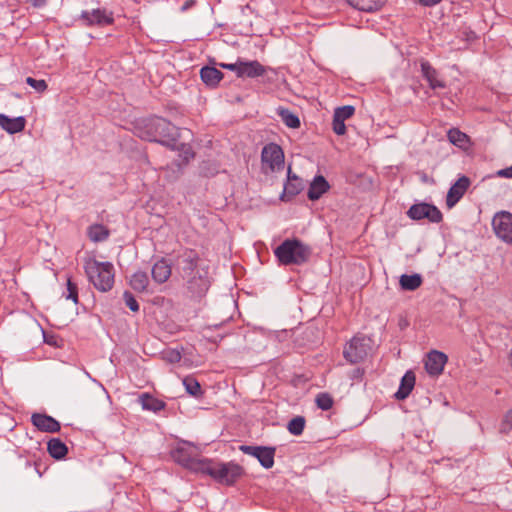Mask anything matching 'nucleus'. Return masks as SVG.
I'll return each instance as SVG.
<instances>
[{
    "label": "nucleus",
    "mask_w": 512,
    "mask_h": 512,
    "mask_svg": "<svg viewBox=\"0 0 512 512\" xmlns=\"http://www.w3.org/2000/svg\"><path fill=\"white\" fill-rule=\"evenodd\" d=\"M422 284V277L419 274L407 275L403 274L400 277V286L403 290L414 291Z\"/></svg>",
    "instance_id": "nucleus-29"
},
{
    "label": "nucleus",
    "mask_w": 512,
    "mask_h": 512,
    "mask_svg": "<svg viewBox=\"0 0 512 512\" xmlns=\"http://www.w3.org/2000/svg\"><path fill=\"white\" fill-rule=\"evenodd\" d=\"M354 112H355V108L353 106L345 105V106L336 108L333 116H335L336 118H338L340 120L345 121V120L349 119L350 117H352Z\"/></svg>",
    "instance_id": "nucleus-35"
},
{
    "label": "nucleus",
    "mask_w": 512,
    "mask_h": 512,
    "mask_svg": "<svg viewBox=\"0 0 512 512\" xmlns=\"http://www.w3.org/2000/svg\"><path fill=\"white\" fill-rule=\"evenodd\" d=\"M305 423L306 421L303 416H296L289 421L287 429L292 435L299 436L303 433Z\"/></svg>",
    "instance_id": "nucleus-31"
},
{
    "label": "nucleus",
    "mask_w": 512,
    "mask_h": 512,
    "mask_svg": "<svg viewBox=\"0 0 512 512\" xmlns=\"http://www.w3.org/2000/svg\"><path fill=\"white\" fill-rule=\"evenodd\" d=\"M282 121L286 126L290 128H298L300 126V120L298 116L289 111L288 109H281L279 111Z\"/></svg>",
    "instance_id": "nucleus-33"
},
{
    "label": "nucleus",
    "mask_w": 512,
    "mask_h": 512,
    "mask_svg": "<svg viewBox=\"0 0 512 512\" xmlns=\"http://www.w3.org/2000/svg\"><path fill=\"white\" fill-rule=\"evenodd\" d=\"M303 189V182L302 180L296 176L295 174H292L291 168H288V180L284 185V192L281 196L282 200L290 199L297 194H299Z\"/></svg>",
    "instance_id": "nucleus-18"
},
{
    "label": "nucleus",
    "mask_w": 512,
    "mask_h": 512,
    "mask_svg": "<svg viewBox=\"0 0 512 512\" xmlns=\"http://www.w3.org/2000/svg\"><path fill=\"white\" fill-rule=\"evenodd\" d=\"M345 121L344 120H340L338 118H336L335 116H333V131L337 134V135H344L346 133V126H345Z\"/></svg>",
    "instance_id": "nucleus-41"
},
{
    "label": "nucleus",
    "mask_w": 512,
    "mask_h": 512,
    "mask_svg": "<svg viewBox=\"0 0 512 512\" xmlns=\"http://www.w3.org/2000/svg\"><path fill=\"white\" fill-rule=\"evenodd\" d=\"M149 284V277L146 272L137 271L130 278V286L137 292L146 291Z\"/></svg>",
    "instance_id": "nucleus-28"
},
{
    "label": "nucleus",
    "mask_w": 512,
    "mask_h": 512,
    "mask_svg": "<svg viewBox=\"0 0 512 512\" xmlns=\"http://www.w3.org/2000/svg\"><path fill=\"white\" fill-rule=\"evenodd\" d=\"M136 130L141 139L159 142L167 147H176V136H179V129L164 118L143 119L138 123Z\"/></svg>",
    "instance_id": "nucleus-2"
},
{
    "label": "nucleus",
    "mask_w": 512,
    "mask_h": 512,
    "mask_svg": "<svg viewBox=\"0 0 512 512\" xmlns=\"http://www.w3.org/2000/svg\"><path fill=\"white\" fill-rule=\"evenodd\" d=\"M421 5L425 7H432L439 4L442 0H417Z\"/></svg>",
    "instance_id": "nucleus-45"
},
{
    "label": "nucleus",
    "mask_w": 512,
    "mask_h": 512,
    "mask_svg": "<svg viewBox=\"0 0 512 512\" xmlns=\"http://www.w3.org/2000/svg\"><path fill=\"white\" fill-rule=\"evenodd\" d=\"M188 7H190L189 2H186L184 6L182 7L183 10H186Z\"/></svg>",
    "instance_id": "nucleus-48"
},
{
    "label": "nucleus",
    "mask_w": 512,
    "mask_h": 512,
    "mask_svg": "<svg viewBox=\"0 0 512 512\" xmlns=\"http://www.w3.org/2000/svg\"><path fill=\"white\" fill-rule=\"evenodd\" d=\"M240 65H241V60H238L235 63H229V64L228 63H220L219 64L220 67L235 72L237 77L239 76Z\"/></svg>",
    "instance_id": "nucleus-42"
},
{
    "label": "nucleus",
    "mask_w": 512,
    "mask_h": 512,
    "mask_svg": "<svg viewBox=\"0 0 512 512\" xmlns=\"http://www.w3.org/2000/svg\"><path fill=\"white\" fill-rule=\"evenodd\" d=\"M470 186V180L466 176L460 177L449 189L446 197V205L449 209L463 197Z\"/></svg>",
    "instance_id": "nucleus-12"
},
{
    "label": "nucleus",
    "mask_w": 512,
    "mask_h": 512,
    "mask_svg": "<svg viewBox=\"0 0 512 512\" xmlns=\"http://www.w3.org/2000/svg\"><path fill=\"white\" fill-rule=\"evenodd\" d=\"M371 340L364 336H355L345 346L343 351L344 358L351 364H357L363 361L371 350Z\"/></svg>",
    "instance_id": "nucleus-6"
},
{
    "label": "nucleus",
    "mask_w": 512,
    "mask_h": 512,
    "mask_svg": "<svg viewBox=\"0 0 512 512\" xmlns=\"http://www.w3.org/2000/svg\"><path fill=\"white\" fill-rule=\"evenodd\" d=\"M174 265L193 295L202 296L207 292L210 287L209 266L197 251L182 250L177 254Z\"/></svg>",
    "instance_id": "nucleus-1"
},
{
    "label": "nucleus",
    "mask_w": 512,
    "mask_h": 512,
    "mask_svg": "<svg viewBox=\"0 0 512 512\" xmlns=\"http://www.w3.org/2000/svg\"><path fill=\"white\" fill-rule=\"evenodd\" d=\"M420 66L422 76L431 89H444L446 87V83L440 79L438 71L428 61H422Z\"/></svg>",
    "instance_id": "nucleus-15"
},
{
    "label": "nucleus",
    "mask_w": 512,
    "mask_h": 512,
    "mask_svg": "<svg viewBox=\"0 0 512 512\" xmlns=\"http://www.w3.org/2000/svg\"><path fill=\"white\" fill-rule=\"evenodd\" d=\"M447 137L449 141L462 149H467L470 145L469 136L457 128H452L448 131Z\"/></svg>",
    "instance_id": "nucleus-26"
},
{
    "label": "nucleus",
    "mask_w": 512,
    "mask_h": 512,
    "mask_svg": "<svg viewBox=\"0 0 512 512\" xmlns=\"http://www.w3.org/2000/svg\"><path fill=\"white\" fill-rule=\"evenodd\" d=\"M32 424L42 432L55 433L61 428L60 423L46 414L35 413L31 417Z\"/></svg>",
    "instance_id": "nucleus-14"
},
{
    "label": "nucleus",
    "mask_w": 512,
    "mask_h": 512,
    "mask_svg": "<svg viewBox=\"0 0 512 512\" xmlns=\"http://www.w3.org/2000/svg\"><path fill=\"white\" fill-rule=\"evenodd\" d=\"M123 300L126 304V306L133 312L139 311V304L133 294L129 291H125L123 293Z\"/></svg>",
    "instance_id": "nucleus-38"
},
{
    "label": "nucleus",
    "mask_w": 512,
    "mask_h": 512,
    "mask_svg": "<svg viewBox=\"0 0 512 512\" xmlns=\"http://www.w3.org/2000/svg\"><path fill=\"white\" fill-rule=\"evenodd\" d=\"M498 175L505 178H512V165L510 167L498 171Z\"/></svg>",
    "instance_id": "nucleus-44"
},
{
    "label": "nucleus",
    "mask_w": 512,
    "mask_h": 512,
    "mask_svg": "<svg viewBox=\"0 0 512 512\" xmlns=\"http://www.w3.org/2000/svg\"><path fill=\"white\" fill-rule=\"evenodd\" d=\"M330 189V185L322 175L314 177L310 183L307 196L309 200L316 201Z\"/></svg>",
    "instance_id": "nucleus-17"
},
{
    "label": "nucleus",
    "mask_w": 512,
    "mask_h": 512,
    "mask_svg": "<svg viewBox=\"0 0 512 512\" xmlns=\"http://www.w3.org/2000/svg\"><path fill=\"white\" fill-rule=\"evenodd\" d=\"M85 272L94 287L101 291H109L114 284V267L110 262H98L88 259L84 264Z\"/></svg>",
    "instance_id": "nucleus-5"
},
{
    "label": "nucleus",
    "mask_w": 512,
    "mask_h": 512,
    "mask_svg": "<svg viewBox=\"0 0 512 512\" xmlns=\"http://www.w3.org/2000/svg\"><path fill=\"white\" fill-rule=\"evenodd\" d=\"M173 150H177L179 155L182 157L183 162H188L194 158V151L189 144L181 143L176 136V147H171Z\"/></svg>",
    "instance_id": "nucleus-32"
},
{
    "label": "nucleus",
    "mask_w": 512,
    "mask_h": 512,
    "mask_svg": "<svg viewBox=\"0 0 512 512\" xmlns=\"http://www.w3.org/2000/svg\"><path fill=\"white\" fill-rule=\"evenodd\" d=\"M28 3H30L33 7L39 8L43 7L47 0H27Z\"/></svg>",
    "instance_id": "nucleus-46"
},
{
    "label": "nucleus",
    "mask_w": 512,
    "mask_h": 512,
    "mask_svg": "<svg viewBox=\"0 0 512 512\" xmlns=\"http://www.w3.org/2000/svg\"><path fill=\"white\" fill-rule=\"evenodd\" d=\"M202 81L210 86L216 87L223 78V73L215 67L205 66L200 70Z\"/></svg>",
    "instance_id": "nucleus-23"
},
{
    "label": "nucleus",
    "mask_w": 512,
    "mask_h": 512,
    "mask_svg": "<svg viewBox=\"0 0 512 512\" xmlns=\"http://www.w3.org/2000/svg\"><path fill=\"white\" fill-rule=\"evenodd\" d=\"M88 237L93 242H102L109 236V230L101 224H94L88 228Z\"/></svg>",
    "instance_id": "nucleus-30"
},
{
    "label": "nucleus",
    "mask_w": 512,
    "mask_h": 512,
    "mask_svg": "<svg viewBox=\"0 0 512 512\" xmlns=\"http://www.w3.org/2000/svg\"><path fill=\"white\" fill-rule=\"evenodd\" d=\"M492 227L498 238L512 244V214L510 212H497L492 219Z\"/></svg>",
    "instance_id": "nucleus-8"
},
{
    "label": "nucleus",
    "mask_w": 512,
    "mask_h": 512,
    "mask_svg": "<svg viewBox=\"0 0 512 512\" xmlns=\"http://www.w3.org/2000/svg\"><path fill=\"white\" fill-rule=\"evenodd\" d=\"M25 125L26 120L22 116L16 118H9L8 116L0 113V126L9 134H15L23 131Z\"/></svg>",
    "instance_id": "nucleus-19"
},
{
    "label": "nucleus",
    "mask_w": 512,
    "mask_h": 512,
    "mask_svg": "<svg viewBox=\"0 0 512 512\" xmlns=\"http://www.w3.org/2000/svg\"><path fill=\"white\" fill-rule=\"evenodd\" d=\"M64 297L68 300H72L75 304L78 303V288L70 278L67 279V292L64 293Z\"/></svg>",
    "instance_id": "nucleus-37"
},
{
    "label": "nucleus",
    "mask_w": 512,
    "mask_h": 512,
    "mask_svg": "<svg viewBox=\"0 0 512 512\" xmlns=\"http://www.w3.org/2000/svg\"><path fill=\"white\" fill-rule=\"evenodd\" d=\"M263 168H269L270 171L280 170L284 167V153L282 148L270 143L264 146L261 153Z\"/></svg>",
    "instance_id": "nucleus-7"
},
{
    "label": "nucleus",
    "mask_w": 512,
    "mask_h": 512,
    "mask_svg": "<svg viewBox=\"0 0 512 512\" xmlns=\"http://www.w3.org/2000/svg\"><path fill=\"white\" fill-rule=\"evenodd\" d=\"M239 450L255 457L265 469H270L274 465L276 451L274 447L241 445Z\"/></svg>",
    "instance_id": "nucleus-9"
},
{
    "label": "nucleus",
    "mask_w": 512,
    "mask_h": 512,
    "mask_svg": "<svg viewBox=\"0 0 512 512\" xmlns=\"http://www.w3.org/2000/svg\"><path fill=\"white\" fill-rule=\"evenodd\" d=\"M139 402L144 410L158 412L165 408V403L162 400H159L148 393L142 394L139 397Z\"/></svg>",
    "instance_id": "nucleus-24"
},
{
    "label": "nucleus",
    "mask_w": 512,
    "mask_h": 512,
    "mask_svg": "<svg viewBox=\"0 0 512 512\" xmlns=\"http://www.w3.org/2000/svg\"><path fill=\"white\" fill-rule=\"evenodd\" d=\"M508 362L509 365L512 367V349L508 353Z\"/></svg>",
    "instance_id": "nucleus-47"
},
{
    "label": "nucleus",
    "mask_w": 512,
    "mask_h": 512,
    "mask_svg": "<svg viewBox=\"0 0 512 512\" xmlns=\"http://www.w3.org/2000/svg\"><path fill=\"white\" fill-rule=\"evenodd\" d=\"M347 3L355 9L364 12H372L378 10L383 0H346Z\"/></svg>",
    "instance_id": "nucleus-25"
},
{
    "label": "nucleus",
    "mask_w": 512,
    "mask_h": 512,
    "mask_svg": "<svg viewBox=\"0 0 512 512\" xmlns=\"http://www.w3.org/2000/svg\"><path fill=\"white\" fill-rule=\"evenodd\" d=\"M447 360L448 358L443 352L437 350L431 351L428 353L425 361L426 371L433 376L441 374Z\"/></svg>",
    "instance_id": "nucleus-13"
},
{
    "label": "nucleus",
    "mask_w": 512,
    "mask_h": 512,
    "mask_svg": "<svg viewBox=\"0 0 512 512\" xmlns=\"http://www.w3.org/2000/svg\"><path fill=\"white\" fill-rule=\"evenodd\" d=\"M166 358L170 362H179L181 360V354L178 351L171 350L166 352Z\"/></svg>",
    "instance_id": "nucleus-43"
},
{
    "label": "nucleus",
    "mask_w": 512,
    "mask_h": 512,
    "mask_svg": "<svg viewBox=\"0 0 512 512\" xmlns=\"http://www.w3.org/2000/svg\"><path fill=\"white\" fill-rule=\"evenodd\" d=\"M274 254L282 265H302L309 260L312 250L301 240L293 238L284 240Z\"/></svg>",
    "instance_id": "nucleus-4"
},
{
    "label": "nucleus",
    "mask_w": 512,
    "mask_h": 512,
    "mask_svg": "<svg viewBox=\"0 0 512 512\" xmlns=\"http://www.w3.org/2000/svg\"><path fill=\"white\" fill-rule=\"evenodd\" d=\"M415 385V375L412 371H407L401 379L398 391L395 393V398L398 400L406 399L411 393Z\"/></svg>",
    "instance_id": "nucleus-22"
},
{
    "label": "nucleus",
    "mask_w": 512,
    "mask_h": 512,
    "mask_svg": "<svg viewBox=\"0 0 512 512\" xmlns=\"http://www.w3.org/2000/svg\"><path fill=\"white\" fill-rule=\"evenodd\" d=\"M26 83L39 93H42L47 89V83L45 80L42 79L37 80L32 77H27Z\"/></svg>",
    "instance_id": "nucleus-39"
},
{
    "label": "nucleus",
    "mask_w": 512,
    "mask_h": 512,
    "mask_svg": "<svg viewBox=\"0 0 512 512\" xmlns=\"http://www.w3.org/2000/svg\"><path fill=\"white\" fill-rule=\"evenodd\" d=\"M83 22L90 25L105 26L112 24L113 16L112 13L107 12L105 9H93L92 11H83L81 14Z\"/></svg>",
    "instance_id": "nucleus-11"
},
{
    "label": "nucleus",
    "mask_w": 512,
    "mask_h": 512,
    "mask_svg": "<svg viewBox=\"0 0 512 512\" xmlns=\"http://www.w3.org/2000/svg\"><path fill=\"white\" fill-rule=\"evenodd\" d=\"M315 401L317 406L324 411L329 410L333 405V399L328 393H319Z\"/></svg>",
    "instance_id": "nucleus-36"
},
{
    "label": "nucleus",
    "mask_w": 512,
    "mask_h": 512,
    "mask_svg": "<svg viewBox=\"0 0 512 512\" xmlns=\"http://www.w3.org/2000/svg\"><path fill=\"white\" fill-rule=\"evenodd\" d=\"M172 456L179 464L196 470V463L199 461L195 459L185 446H178L172 453Z\"/></svg>",
    "instance_id": "nucleus-21"
},
{
    "label": "nucleus",
    "mask_w": 512,
    "mask_h": 512,
    "mask_svg": "<svg viewBox=\"0 0 512 512\" xmlns=\"http://www.w3.org/2000/svg\"><path fill=\"white\" fill-rule=\"evenodd\" d=\"M407 214L413 220L427 218L432 223H439L442 220V213L440 210L436 206L427 203L412 205Z\"/></svg>",
    "instance_id": "nucleus-10"
},
{
    "label": "nucleus",
    "mask_w": 512,
    "mask_h": 512,
    "mask_svg": "<svg viewBox=\"0 0 512 512\" xmlns=\"http://www.w3.org/2000/svg\"><path fill=\"white\" fill-rule=\"evenodd\" d=\"M512 430V409L507 411L505 414L501 424H500V432L503 434H508Z\"/></svg>",
    "instance_id": "nucleus-40"
},
{
    "label": "nucleus",
    "mask_w": 512,
    "mask_h": 512,
    "mask_svg": "<svg viewBox=\"0 0 512 512\" xmlns=\"http://www.w3.org/2000/svg\"><path fill=\"white\" fill-rule=\"evenodd\" d=\"M183 385L185 386L187 393H189L192 396L197 397L202 393L199 382L193 377L184 378Z\"/></svg>",
    "instance_id": "nucleus-34"
},
{
    "label": "nucleus",
    "mask_w": 512,
    "mask_h": 512,
    "mask_svg": "<svg viewBox=\"0 0 512 512\" xmlns=\"http://www.w3.org/2000/svg\"><path fill=\"white\" fill-rule=\"evenodd\" d=\"M151 274L155 282L162 284L169 279L171 266L165 259H161L153 265Z\"/></svg>",
    "instance_id": "nucleus-20"
},
{
    "label": "nucleus",
    "mask_w": 512,
    "mask_h": 512,
    "mask_svg": "<svg viewBox=\"0 0 512 512\" xmlns=\"http://www.w3.org/2000/svg\"><path fill=\"white\" fill-rule=\"evenodd\" d=\"M266 73V67L259 61H243L241 60L239 78H256L263 76Z\"/></svg>",
    "instance_id": "nucleus-16"
},
{
    "label": "nucleus",
    "mask_w": 512,
    "mask_h": 512,
    "mask_svg": "<svg viewBox=\"0 0 512 512\" xmlns=\"http://www.w3.org/2000/svg\"><path fill=\"white\" fill-rule=\"evenodd\" d=\"M47 450L55 459H62L68 452L67 446L58 438H53L48 442Z\"/></svg>",
    "instance_id": "nucleus-27"
},
{
    "label": "nucleus",
    "mask_w": 512,
    "mask_h": 512,
    "mask_svg": "<svg viewBox=\"0 0 512 512\" xmlns=\"http://www.w3.org/2000/svg\"><path fill=\"white\" fill-rule=\"evenodd\" d=\"M196 465V471L207 474L216 482L227 486L233 485L244 475L243 467L233 461L219 462L201 459Z\"/></svg>",
    "instance_id": "nucleus-3"
}]
</instances>
